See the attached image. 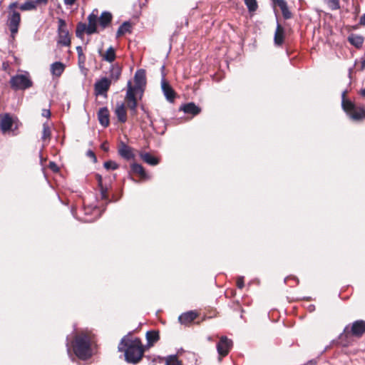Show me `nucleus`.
Segmentation results:
<instances>
[{"label":"nucleus","instance_id":"1","mask_svg":"<svg viewBox=\"0 0 365 365\" xmlns=\"http://www.w3.org/2000/svg\"><path fill=\"white\" fill-rule=\"evenodd\" d=\"M132 331L125 335L118 344V351H123L125 360L130 364H135L142 359L145 349L141 340L130 337Z\"/></svg>","mask_w":365,"mask_h":365},{"label":"nucleus","instance_id":"2","mask_svg":"<svg viewBox=\"0 0 365 365\" xmlns=\"http://www.w3.org/2000/svg\"><path fill=\"white\" fill-rule=\"evenodd\" d=\"M72 348L75 355L82 360L89 359L93 354L91 339L85 333H80L75 336Z\"/></svg>","mask_w":365,"mask_h":365},{"label":"nucleus","instance_id":"3","mask_svg":"<svg viewBox=\"0 0 365 365\" xmlns=\"http://www.w3.org/2000/svg\"><path fill=\"white\" fill-rule=\"evenodd\" d=\"M346 91L341 93V106L346 115L354 121H360L365 118V108L357 106L354 102L346 99Z\"/></svg>","mask_w":365,"mask_h":365},{"label":"nucleus","instance_id":"4","mask_svg":"<svg viewBox=\"0 0 365 365\" xmlns=\"http://www.w3.org/2000/svg\"><path fill=\"white\" fill-rule=\"evenodd\" d=\"M146 86V76L144 69H138L134 75V85L130 80L127 83V91L131 90V93L140 99L143 95Z\"/></svg>","mask_w":365,"mask_h":365},{"label":"nucleus","instance_id":"5","mask_svg":"<svg viewBox=\"0 0 365 365\" xmlns=\"http://www.w3.org/2000/svg\"><path fill=\"white\" fill-rule=\"evenodd\" d=\"M19 4L17 1L12 2L9 6V15L7 20V25L12 36L17 34L19 24L21 22L20 13L16 10Z\"/></svg>","mask_w":365,"mask_h":365},{"label":"nucleus","instance_id":"6","mask_svg":"<svg viewBox=\"0 0 365 365\" xmlns=\"http://www.w3.org/2000/svg\"><path fill=\"white\" fill-rule=\"evenodd\" d=\"M10 86L14 90H26L32 86V81L29 73L17 74L10 79Z\"/></svg>","mask_w":365,"mask_h":365},{"label":"nucleus","instance_id":"7","mask_svg":"<svg viewBox=\"0 0 365 365\" xmlns=\"http://www.w3.org/2000/svg\"><path fill=\"white\" fill-rule=\"evenodd\" d=\"M344 334L346 336L351 335L356 337H361L365 333V321L356 320L351 325H347L344 328Z\"/></svg>","mask_w":365,"mask_h":365},{"label":"nucleus","instance_id":"8","mask_svg":"<svg viewBox=\"0 0 365 365\" xmlns=\"http://www.w3.org/2000/svg\"><path fill=\"white\" fill-rule=\"evenodd\" d=\"M58 43L64 46H70L71 38L69 32L66 28V21L62 19H59L58 21Z\"/></svg>","mask_w":365,"mask_h":365},{"label":"nucleus","instance_id":"9","mask_svg":"<svg viewBox=\"0 0 365 365\" xmlns=\"http://www.w3.org/2000/svg\"><path fill=\"white\" fill-rule=\"evenodd\" d=\"M233 346V342L231 339L225 336L220 337L219 342L217 344V351L220 356L219 360L221 357L227 356Z\"/></svg>","mask_w":365,"mask_h":365},{"label":"nucleus","instance_id":"10","mask_svg":"<svg viewBox=\"0 0 365 365\" xmlns=\"http://www.w3.org/2000/svg\"><path fill=\"white\" fill-rule=\"evenodd\" d=\"M111 81L107 78L103 77L97 81L94 84V91L96 96H105L108 91Z\"/></svg>","mask_w":365,"mask_h":365},{"label":"nucleus","instance_id":"11","mask_svg":"<svg viewBox=\"0 0 365 365\" xmlns=\"http://www.w3.org/2000/svg\"><path fill=\"white\" fill-rule=\"evenodd\" d=\"M125 100L126 101L128 108L130 109V114L132 115H135L137 114L138 106L137 96H134L131 93L130 89L126 91Z\"/></svg>","mask_w":365,"mask_h":365},{"label":"nucleus","instance_id":"12","mask_svg":"<svg viewBox=\"0 0 365 365\" xmlns=\"http://www.w3.org/2000/svg\"><path fill=\"white\" fill-rule=\"evenodd\" d=\"M161 88L165 98L170 103L173 102L175 98V91L170 84L165 80L164 76L161 81Z\"/></svg>","mask_w":365,"mask_h":365},{"label":"nucleus","instance_id":"13","mask_svg":"<svg viewBox=\"0 0 365 365\" xmlns=\"http://www.w3.org/2000/svg\"><path fill=\"white\" fill-rule=\"evenodd\" d=\"M118 154L124 159L130 160L135 158V154L132 148L127 145L123 142H121L118 150Z\"/></svg>","mask_w":365,"mask_h":365},{"label":"nucleus","instance_id":"14","mask_svg":"<svg viewBox=\"0 0 365 365\" xmlns=\"http://www.w3.org/2000/svg\"><path fill=\"white\" fill-rule=\"evenodd\" d=\"M0 128L3 133L11 130L13 125V119L9 114L6 113L0 116Z\"/></svg>","mask_w":365,"mask_h":365},{"label":"nucleus","instance_id":"15","mask_svg":"<svg viewBox=\"0 0 365 365\" xmlns=\"http://www.w3.org/2000/svg\"><path fill=\"white\" fill-rule=\"evenodd\" d=\"M180 110H182L185 113L191 114L193 116L197 115L201 111V108L194 103L183 104L180 106Z\"/></svg>","mask_w":365,"mask_h":365},{"label":"nucleus","instance_id":"16","mask_svg":"<svg viewBox=\"0 0 365 365\" xmlns=\"http://www.w3.org/2000/svg\"><path fill=\"white\" fill-rule=\"evenodd\" d=\"M131 173L138 175L143 180H148L150 178V175L145 172L143 167L138 163H133L130 165Z\"/></svg>","mask_w":365,"mask_h":365},{"label":"nucleus","instance_id":"17","mask_svg":"<svg viewBox=\"0 0 365 365\" xmlns=\"http://www.w3.org/2000/svg\"><path fill=\"white\" fill-rule=\"evenodd\" d=\"M88 29H87V34H92L97 32V21H98V16L97 14H94V11L90 14L88 16Z\"/></svg>","mask_w":365,"mask_h":365},{"label":"nucleus","instance_id":"18","mask_svg":"<svg viewBox=\"0 0 365 365\" xmlns=\"http://www.w3.org/2000/svg\"><path fill=\"white\" fill-rule=\"evenodd\" d=\"M100 124L104 128L109 125V111L107 107L101 108L98 112Z\"/></svg>","mask_w":365,"mask_h":365},{"label":"nucleus","instance_id":"19","mask_svg":"<svg viewBox=\"0 0 365 365\" xmlns=\"http://www.w3.org/2000/svg\"><path fill=\"white\" fill-rule=\"evenodd\" d=\"M118 121L125 123L127 120V113L124 103H118L115 110Z\"/></svg>","mask_w":365,"mask_h":365},{"label":"nucleus","instance_id":"20","mask_svg":"<svg viewBox=\"0 0 365 365\" xmlns=\"http://www.w3.org/2000/svg\"><path fill=\"white\" fill-rule=\"evenodd\" d=\"M274 4H277L280 8L282 16L285 19H289L292 18V13L289 10L285 0H276Z\"/></svg>","mask_w":365,"mask_h":365},{"label":"nucleus","instance_id":"21","mask_svg":"<svg viewBox=\"0 0 365 365\" xmlns=\"http://www.w3.org/2000/svg\"><path fill=\"white\" fill-rule=\"evenodd\" d=\"M197 317V314L194 311H189L180 315L178 320L181 324H187L192 322Z\"/></svg>","mask_w":365,"mask_h":365},{"label":"nucleus","instance_id":"22","mask_svg":"<svg viewBox=\"0 0 365 365\" xmlns=\"http://www.w3.org/2000/svg\"><path fill=\"white\" fill-rule=\"evenodd\" d=\"M121 75V67L118 64H113L110 66L109 71V79L116 81Z\"/></svg>","mask_w":365,"mask_h":365},{"label":"nucleus","instance_id":"23","mask_svg":"<svg viewBox=\"0 0 365 365\" xmlns=\"http://www.w3.org/2000/svg\"><path fill=\"white\" fill-rule=\"evenodd\" d=\"M140 158L147 164L155 166L159 163V160L149 153L141 152L140 153Z\"/></svg>","mask_w":365,"mask_h":365},{"label":"nucleus","instance_id":"24","mask_svg":"<svg viewBox=\"0 0 365 365\" xmlns=\"http://www.w3.org/2000/svg\"><path fill=\"white\" fill-rule=\"evenodd\" d=\"M284 29L277 23L276 31L274 33V41L275 45L281 46L284 42Z\"/></svg>","mask_w":365,"mask_h":365},{"label":"nucleus","instance_id":"25","mask_svg":"<svg viewBox=\"0 0 365 365\" xmlns=\"http://www.w3.org/2000/svg\"><path fill=\"white\" fill-rule=\"evenodd\" d=\"M112 20V14L108 11H103L101 14L98 21L100 26L103 29L106 28Z\"/></svg>","mask_w":365,"mask_h":365},{"label":"nucleus","instance_id":"26","mask_svg":"<svg viewBox=\"0 0 365 365\" xmlns=\"http://www.w3.org/2000/svg\"><path fill=\"white\" fill-rule=\"evenodd\" d=\"M65 69L63 63L59 61H56L51 65V72L53 76H60Z\"/></svg>","mask_w":365,"mask_h":365},{"label":"nucleus","instance_id":"27","mask_svg":"<svg viewBox=\"0 0 365 365\" xmlns=\"http://www.w3.org/2000/svg\"><path fill=\"white\" fill-rule=\"evenodd\" d=\"M145 337L149 346H153L160 339L158 331L154 330L147 331Z\"/></svg>","mask_w":365,"mask_h":365},{"label":"nucleus","instance_id":"28","mask_svg":"<svg viewBox=\"0 0 365 365\" xmlns=\"http://www.w3.org/2000/svg\"><path fill=\"white\" fill-rule=\"evenodd\" d=\"M348 41L351 45L354 46L355 47L360 48L362 46L364 39L361 36L351 34L348 37Z\"/></svg>","mask_w":365,"mask_h":365},{"label":"nucleus","instance_id":"29","mask_svg":"<svg viewBox=\"0 0 365 365\" xmlns=\"http://www.w3.org/2000/svg\"><path fill=\"white\" fill-rule=\"evenodd\" d=\"M103 59L109 62L112 63L115 59V51L113 46H110L106 53L103 56Z\"/></svg>","mask_w":365,"mask_h":365},{"label":"nucleus","instance_id":"30","mask_svg":"<svg viewBox=\"0 0 365 365\" xmlns=\"http://www.w3.org/2000/svg\"><path fill=\"white\" fill-rule=\"evenodd\" d=\"M131 26L129 21H125L123 22L118 29L116 36L119 37L123 36L127 32H130Z\"/></svg>","mask_w":365,"mask_h":365},{"label":"nucleus","instance_id":"31","mask_svg":"<svg viewBox=\"0 0 365 365\" xmlns=\"http://www.w3.org/2000/svg\"><path fill=\"white\" fill-rule=\"evenodd\" d=\"M36 8V2L33 0H26L24 4L19 6L21 11H31Z\"/></svg>","mask_w":365,"mask_h":365},{"label":"nucleus","instance_id":"32","mask_svg":"<svg viewBox=\"0 0 365 365\" xmlns=\"http://www.w3.org/2000/svg\"><path fill=\"white\" fill-rule=\"evenodd\" d=\"M88 26L85 23L80 22L77 24L76 35L78 38H82L85 32L87 33Z\"/></svg>","mask_w":365,"mask_h":365},{"label":"nucleus","instance_id":"33","mask_svg":"<svg viewBox=\"0 0 365 365\" xmlns=\"http://www.w3.org/2000/svg\"><path fill=\"white\" fill-rule=\"evenodd\" d=\"M51 132L49 125L46 123H43L41 139L44 141L47 140H49L51 138Z\"/></svg>","mask_w":365,"mask_h":365},{"label":"nucleus","instance_id":"34","mask_svg":"<svg viewBox=\"0 0 365 365\" xmlns=\"http://www.w3.org/2000/svg\"><path fill=\"white\" fill-rule=\"evenodd\" d=\"M244 1L250 12H254L257 9V0H244Z\"/></svg>","mask_w":365,"mask_h":365},{"label":"nucleus","instance_id":"35","mask_svg":"<svg viewBox=\"0 0 365 365\" xmlns=\"http://www.w3.org/2000/svg\"><path fill=\"white\" fill-rule=\"evenodd\" d=\"M165 365H182V363L178 359L177 355H170L166 358Z\"/></svg>","mask_w":365,"mask_h":365},{"label":"nucleus","instance_id":"36","mask_svg":"<svg viewBox=\"0 0 365 365\" xmlns=\"http://www.w3.org/2000/svg\"><path fill=\"white\" fill-rule=\"evenodd\" d=\"M326 1L331 10H337L340 8L339 0H326Z\"/></svg>","mask_w":365,"mask_h":365},{"label":"nucleus","instance_id":"37","mask_svg":"<svg viewBox=\"0 0 365 365\" xmlns=\"http://www.w3.org/2000/svg\"><path fill=\"white\" fill-rule=\"evenodd\" d=\"M104 168L107 170H116L118 168V165L112 160H108L104 163Z\"/></svg>","mask_w":365,"mask_h":365},{"label":"nucleus","instance_id":"38","mask_svg":"<svg viewBox=\"0 0 365 365\" xmlns=\"http://www.w3.org/2000/svg\"><path fill=\"white\" fill-rule=\"evenodd\" d=\"M99 188H100L101 198L103 200L107 199L108 188L106 187H104L103 185L100 186Z\"/></svg>","mask_w":365,"mask_h":365},{"label":"nucleus","instance_id":"39","mask_svg":"<svg viewBox=\"0 0 365 365\" xmlns=\"http://www.w3.org/2000/svg\"><path fill=\"white\" fill-rule=\"evenodd\" d=\"M49 168L55 173L58 172L59 168L56 163L51 161L48 165Z\"/></svg>","mask_w":365,"mask_h":365},{"label":"nucleus","instance_id":"40","mask_svg":"<svg viewBox=\"0 0 365 365\" xmlns=\"http://www.w3.org/2000/svg\"><path fill=\"white\" fill-rule=\"evenodd\" d=\"M237 286L239 289H242L244 287V277H240L237 280Z\"/></svg>","mask_w":365,"mask_h":365},{"label":"nucleus","instance_id":"41","mask_svg":"<svg viewBox=\"0 0 365 365\" xmlns=\"http://www.w3.org/2000/svg\"><path fill=\"white\" fill-rule=\"evenodd\" d=\"M87 155L88 157H90L91 158H92L93 162H96L97 161L96 156L95 153L92 150H88L87 152Z\"/></svg>","mask_w":365,"mask_h":365},{"label":"nucleus","instance_id":"42","mask_svg":"<svg viewBox=\"0 0 365 365\" xmlns=\"http://www.w3.org/2000/svg\"><path fill=\"white\" fill-rule=\"evenodd\" d=\"M76 51H77V53H78L79 58H81V57L85 58V57L83 56V49H82L81 46H77L76 47Z\"/></svg>","mask_w":365,"mask_h":365},{"label":"nucleus","instance_id":"43","mask_svg":"<svg viewBox=\"0 0 365 365\" xmlns=\"http://www.w3.org/2000/svg\"><path fill=\"white\" fill-rule=\"evenodd\" d=\"M96 180H97V181H98V187H100V186L103 185V179H102V176H101V175H98V174H97V175H96Z\"/></svg>","mask_w":365,"mask_h":365},{"label":"nucleus","instance_id":"44","mask_svg":"<svg viewBox=\"0 0 365 365\" xmlns=\"http://www.w3.org/2000/svg\"><path fill=\"white\" fill-rule=\"evenodd\" d=\"M42 115L46 118H49L51 116L50 110L44 109L43 110Z\"/></svg>","mask_w":365,"mask_h":365},{"label":"nucleus","instance_id":"45","mask_svg":"<svg viewBox=\"0 0 365 365\" xmlns=\"http://www.w3.org/2000/svg\"><path fill=\"white\" fill-rule=\"evenodd\" d=\"M359 24L361 26H365V13L360 18Z\"/></svg>","mask_w":365,"mask_h":365},{"label":"nucleus","instance_id":"46","mask_svg":"<svg viewBox=\"0 0 365 365\" xmlns=\"http://www.w3.org/2000/svg\"><path fill=\"white\" fill-rule=\"evenodd\" d=\"M359 94L363 98L365 99V88H361L359 91Z\"/></svg>","mask_w":365,"mask_h":365},{"label":"nucleus","instance_id":"47","mask_svg":"<svg viewBox=\"0 0 365 365\" xmlns=\"http://www.w3.org/2000/svg\"><path fill=\"white\" fill-rule=\"evenodd\" d=\"M75 1L76 0H64V3L67 5H72Z\"/></svg>","mask_w":365,"mask_h":365},{"label":"nucleus","instance_id":"48","mask_svg":"<svg viewBox=\"0 0 365 365\" xmlns=\"http://www.w3.org/2000/svg\"><path fill=\"white\" fill-rule=\"evenodd\" d=\"M35 2H36V4L38 3V4H46L48 3V0H36Z\"/></svg>","mask_w":365,"mask_h":365},{"label":"nucleus","instance_id":"49","mask_svg":"<svg viewBox=\"0 0 365 365\" xmlns=\"http://www.w3.org/2000/svg\"><path fill=\"white\" fill-rule=\"evenodd\" d=\"M101 148L102 149H103L104 150H108V148L106 145V144H102L101 145Z\"/></svg>","mask_w":365,"mask_h":365},{"label":"nucleus","instance_id":"50","mask_svg":"<svg viewBox=\"0 0 365 365\" xmlns=\"http://www.w3.org/2000/svg\"><path fill=\"white\" fill-rule=\"evenodd\" d=\"M66 346H67L68 353L69 354L70 353V347H69V343H68V341H67V343H66Z\"/></svg>","mask_w":365,"mask_h":365},{"label":"nucleus","instance_id":"51","mask_svg":"<svg viewBox=\"0 0 365 365\" xmlns=\"http://www.w3.org/2000/svg\"><path fill=\"white\" fill-rule=\"evenodd\" d=\"M352 69H353L352 68H350L349 69V76H351V73Z\"/></svg>","mask_w":365,"mask_h":365},{"label":"nucleus","instance_id":"52","mask_svg":"<svg viewBox=\"0 0 365 365\" xmlns=\"http://www.w3.org/2000/svg\"><path fill=\"white\" fill-rule=\"evenodd\" d=\"M314 309V305H310L309 306V309L312 311Z\"/></svg>","mask_w":365,"mask_h":365},{"label":"nucleus","instance_id":"53","mask_svg":"<svg viewBox=\"0 0 365 365\" xmlns=\"http://www.w3.org/2000/svg\"><path fill=\"white\" fill-rule=\"evenodd\" d=\"M365 67V60L362 62V68H364Z\"/></svg>","mask_w":365,"mask_h":365},{"label":"nucleus","instance_id":"54","mask_svg":"<svg viewBox=\"0 0 365 365\" xmlns=\"http://www.w3.org/2000/svg\"><path fill=\"white\" fill-rule=\"evenodd\" d=\"M359 12V9H356V14H358V13Z\"/></svg>","mask_w":365,"mask_h":365},{"label":"nucleus","instance_id":"55","mask_svg":"<svg viewBox=\"0 0 365 365\" xmlns=\"http://www.w3.org/2000/svg\"><path fill=\"white\" fill-rule=\"evenodd\" d=\"M84 221H85V222H91V220H85Z\"/></svg>","mask_w":365,"mask_h":365},{"label":"nucleus","instance_id":"56","mask_svg":"<svg viewBox=\"0 0 365 365\" xmlns=\"http://www.w3.org/2000/svg\"><path fill=\"white\" fill-rule=\"evenodd\" d=\"M272 1H273V2L276 1V0H272Z\"/></svg>","mask_w":365,"mask_h":365}]
</instances>
